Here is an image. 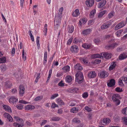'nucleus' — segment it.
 Segmentation results:
<instances>
[{
	"mask_svg": "<svg viewBox=\"0 0 127 127\" xmlns=\"http://www.w3.org/2000/svg\"><path fill=\"white\" fill-rule=\"evenodd\" d=\"M62 17V15L61 13H57L55 16L54 23L55 28L56 30L58 29L60 24Z\"/></svg>",
	"mask_w": 127,
	"mask_h": 127,
	"instance_id": "1",
	"label": "nucleus"
},
{
	"mask_svg": "<svg viewBox=\"0 0 127 127\" xmlns=\"http://www.w3.org/2000/svg\"><path fill=\"white\" fill-rule=\"evenodd\" d=\"M14 118L18 123H14L13 124V125L15 127H22L24 126V122L23 120L20 118L18 117L14 116Z\"/></svg>",
	"mask_w": 127,
	"mask_h": 127,
	"instance_id": "2",
	"label": "nucleus"
},
{
	"mask_svg": "<svg viewBox=\"0 0 127 127\" xmlns=\"http://www.w3.org/2000/svg\"><path fill=\"white\" fill-rule=\"evenodd\" d=\"M76 78L75 81L80 84L82 83L84 80L83 74L81 72H78L76 74Z\"/></svg>",
	"mask_w": 127,
	"mask_h": 127,
	"instance_id": "3",
	"label": "nucleus"
},
{
	"mask_svg": "<svg viewBox=\"0 0 127 127\" xmlns=\"http://www.w3.org/2000/svg\"><path fill=\"white\" fill-rule=\"evenodd\" d=\"M120 97V95L117 94L113 95L112 96V99L117 105L120 104V101L119 99Z\"/></svg>",
	"mask_w": 127,
	"mask_h": 127,
	"instance_id": "4",
	"label": "nucleus"
},
{
	"mask_svg": "<svg viewBox=\"0 0 127 127\" xmlns=\"http://www.w3.org/2000/svg\"><path fill=\"white\" fill-rule=\"evenodd\" d=\"M126 24V21H122L115 26V29L116 30H117L124 27Z\"/></svg>",
	"mask_w": 127,
	"mask_h": 127,
	"instance_id": "5",
	"label": "nucleus"
},
{
	"mask_svg": "<svg viewBox=\"0 0 127 127\" xmlns=\"http://www.w3.org/2000/svg\"><path fill=\"white\" fill-rule=\"evenodd\" d=\"M99 76L101 78H105L108 76V73L105 70L101 71L99 74Z\"/></svg>",
	"mask_w": 127,
	"mask_h": 127,
	"instance_id": "6",
	"label": "nucleus"
},
{
	"mask_svg": "<svg viewBox=\"0 0 127 127\" xmlns=\"http://www.w3.org/2000/svg\"><path fill=\"white\" fill-rule=\"evenodd\" d=\"M25 89L24 86L22 85H20L19 87V95L21 96L23 95L25 93Z\"/></svg>",
	"mask_w": 127,
	"mask_h": 127,
	"instance_id": "7",
	"label": "nucleus"
},
{
	"mask_svg": "<svg viewBox=\"0 0 127 127\" xmlns=\"http://www.w3.org/2000/svg\"><path fill=\"white\" fill-rule=\"evenodd\" d=\"M86 4L87 6L91 7L94 4V0H87L86 1Z\"/></svg>",
	"mask_w": 127,
	"mask_h": 127,
	"instance_id": "8",
	"label": "nucleus"
},
{
	"mask_svg": "<svg viewBox=\"0 0 127 127\" xmlns=\"http://www.w3.org/2000/svg\"><path fill=\"white\" fill-rule=\"evenodd\" d=\"M96 75V74L95 71H93L90 72L88 74V76L89 78H95Z\"/></svg>",
	"mask_w": 127,
	"mask_h": 127,
	"instance_id": "9",
	"label": "nucleus"
},
{
	"mask_svg": "<svg viewBox=\"0 0 127 127\" xmlns=\"http://www.w3.org/2000/svg\"><path fill=\"white\" fill-rule=\"evenodd\" d=\"M70 50L72 52H77L79 50V49L77 46L74 45L71 47Z\"/></svg>",
	"mask_w": 127,
	"mask_h": 127,
	"instance_id": "10",
	"label": "nucleus"
},
{
	"mask_svg": "<svg viewBox=\"0 0 127 127\" xmlns=\"http://www.w3.org/2000/svg\"><path fill=\"white\" fill-rule=\"evenodd\" d=\"M118 45V44L116 43H113L109 44L106 46V48L108 49H113L115 47H116Z\"/></svg>",
	"mask_w": 127,
	"mask_h": 127,
	"instance_id": "11",
	"label": "nucleus"
},
{
	"mask_svg": "<svg viewBox=\"0 0 127 127\" xmlns=\"http://www.w3.org/2000/svg\"><path fill=\"white\" fill-rule=\"evenodd\" d=\"M106 0H103L101 2H99L98 5V8H101L104 6L106 4Z\"/></svg>",
	"mask_w": 127,
	"mask_h": 127,
	"instance_id": "12",
	"label": "nucleus"
},
{
	"mask_svg": "<svg viewBox=\"0 0 127 127\" xmlns=\"http://www.w3.org/2000/svg\"><path fill=\"white\" fill-rule=\"evenodd\" d=\"M103 57L107 59L110 58L112 56V54L110 53H108L107 52L102 53Z\"/></svg>",
	"mask_w": 127,
	"mask_h": 127,
	"instance_id": "13",
	"label": "nucleus"
},
{
	"mask_svg": "<svg viewBox=\"0 0 127 127\" xmlns=\"http://www.w3.org/2000/svg\"><path fill=\"white\" fill-rule=\"evenodd\" d=\"M92 31V30L90 29H88L84 30L82 32V33L84 35H87L90 34Z\"/></svg>",
	"mask_w": 127,
	"mask_h": 127,
	"instance_id": "14",
	"label": "nucleus"
},
{
	"mask_svg": "<svg viewBox=\"0 0 127 127\" xmlns=\"http://www.w3.org/2000/svg\"><path fill=\"white\" fill-rule=\"evenodd\" d=\"M116 64L117 62H113L112 63L109 68V70L111 71L114 69L116 66Z\"/></svg>",
	"mask_w": 127,
	"mask_h": 127,
	"instance_id": "15",
	"label": "nucleus"
},
{
	"mask_svg": "<svg viewBox=\"0 0 127 127\" xmlns=\"http://www.w3.org/2000/svg\"><path fill=\"white\" fill-rule=\"evenodd\" d=\"M18 101V99L14 96L11 97L9 100L10 103H13L17 102Z\"/></svg>",
	"mask_w": 127,
	"mask_h": 127,
	"instance_id": "16",
	"label": "nucleus"
},
{
	"mask_svg": "<svg viewBox=\"0 0 127 127\" xmlns=\"http://www.w3.org/2000/svg\"><path fill=\"white\" fill-rule=\"evenodd\" d=\"M80 14L78 9H76L73 12L72 15L74 17H77Z\"/></svg>",
	"mask_w": 127,
	"mask_h": 127,
	"instance_id": "17",
	"label": "nucleus"
},
{
	"mask_svg": "<svg viewBox=\"0 0 127 127\" xmlns=\"http://www.w3.org/2000/svg\"><path fill=\"white\" fill-rule=\"evenodd\" d=\"M127 57V55L126 53H123L121 54L119 57V60H124Z\"/></svg>",
	"mask_w": 127,
	"mask_h": 127,
	"instance_id": "18",
	"label": "nucleus"
},
{
	"mask_svg": "<svg viewBox=\"0 0 127 127\" xmlns=\"http://www.w3.org/2000/svg\"><path fill=\"white\" fill-rule=\"evenodd\" d=\"M35 107L34 106L31 105H29L26 106L25 107V110H29L34 109Z\"/></svg>",
	"mask_w": 127,
	"mask_h": 127,
	"instance_id": "19",
	"label": "nucleus"
},
{
	"mask_svg": "<svg viewBox=\"0 0 127 127\" xmlns=\"http://www.w3.org/2000/svg\"><path fill=\"white\" fill-rule=\"evenodd\" d=\"M115 81L114 79H111L109 83H107V85L108 87H112L115 85Z\"/></svg>",
	"mask_w": 127,
	"mask_h": 127,
	"instance_id": "20",
	"label": "nucleus"
},
{
	"mask_svg": "<svg viewBox=\"0 0 127 127\" xmlns=\"http://www.w3.org/2000/svg\"><path fill=\"white\" fill-rule=\"evenodd\" d=\"M2 107L5 110H6L9 113L12 112L11 109L9 107L5 105H2Z\"/></svg>",
	"mask_w": 127,
	"mask_h": 127,
	"instance_id": "21",
	"label": "nucleus"
},
{
	"mask_svg": "<svg viewBox=\"0 0 127 127\" xmlns=\"http://www.w3.org/2000/svg\"><path fill=\"white\" fill-rule=\"evenodd\" d=\"M110 119L107 118H104L102 121L103 123L104 124V125H107L109 124L110 122Z\"/></svg>",
	"mask_w": 127,
	"mask_h": 127,
	"instance_id": "22",
	"label": "nucleus"
},
{
	"mask_svg": "<svg viewBox=\"0 0 127 127\" xmlns=\"http://www.w3.org/2000/svg\"><path fill=\"white\" fill-rule=\"evenodd\" d=\"M74 68L76 70H81L82 69L81 64H76L74 66Z\"/></svg>",
	"mask_w": 127,
	"mask_h": 127,
	"instance_id": "23",
	"label": "nucleus"
},
{
	"mask_svg": "<svg viewBox=\"0 0 127 127\" xmlns=\"http://www.w3.org/2000/svg\"><path fill=\"white\" fill-rule=\"evenodd\" d=\"M106 10H103L99 12L98 16V18H101L106 13Z\"/></svg>",
	"mask_w": 127,
	"mask_h": 127,
	"instance_id": "24",
	"label": "nucleus"
},
{
	"mask_svg": "<svg viewBox=\"0 0 127 127\" xmlns=\"http://www.w3.org/2000/svg\"><path fill=\"white\" fill-rule=\"evenodd\" d=\"M60 119V117L55 116L51 118V121H58Z\"/></svg>",
	"mask_w": 127,
	"mask_h": 127,
	"instance_id": "25",
	"label": "nucleus"
},
{
	"mask_svg": "<svg viewBox=\"0 0 127 127\" xmlns=\"http://www.w3.org/2000/svg\"><path fill=\"white\" fill-rule=\"evenodd\" d=\"M72 80L71 77L70 75H68L65 78L66 81L68 83L71 82Z\"/></svg>",
	"mask_w": 127,
	"mask_h": 127,
	"instance_id": "26",
	"label": "nucleus"
},
{
	"mask_svg": "<svg viewBox=\"0 0 127 127\" xmlns=\"http://www.w3.org/2000/svg\"><path fill=\"white\" fill-rule=\"evenodd\" d=\"M56 101L57 103L59 105H62L64 104V102L60 98H57L56 99Z\"/></svg>",
	"mask_w": 127,
	"mask_h": 127,
	"instance_id": "27",
	"label": "nucleus"
},
{
	"mask_svg": "<svg viewBox=\"0 0 127 127\" xmlns=\"http://www.w3.org/2000/svg\"><path fill=\"white\" fill-rule=\"evenodd\" d=\"M70 68V67L69 66L67 65L64 66L62 68V69L64 71L66 72L69 71Z\"/></svg>",
	"mask_w": 127,
	"mask_h": 127,
	"instance_id": "28",
	"label": "nucleus"
},
{
	"mask_svg": "<svg viewBox=\"0 0 127 127\" xmlns=\"http://www.w3.org/2000/svg\"><path fill=\"white\" fill-rule=\"evenodd\" d=\"M73 122L76 123H80V121L77 117L74 118L72 120Z\"/></svg>",
	"mask_w": 127,
	"mask_h": 127,
	"instance_id": "29",
	"label": "nucleus"
},
{
	"mask_svg": "<svg viewBox=\"0 0 127 127\" xmlns=\"http://www.w3.org/2000/svg\"><path fill=\"white\" fill-rule=\"evenodd\" d=\"M123 31V30L122 29L119 30L115 33V34L117 36L119 37L121 36V33Z\"/></svg>",
	"mask_w": 127,
	"mask_h": 127,
	"instance_id": "30",
	"label": "nucleus"
},
{
	"mask_svg": "<svg viewBox=\"0 0 127 127\" xmlns=\"http://www.w3.org/2000/svg\"><path fill=\"white\" fill-rule=\"evenodd\" d=\"M115 13L114 11H112L109 13L108 15V17L110 19L112 18L115 15Z\"/></svg>",
	"mask_w": 127,
	"mask_h": 127,
	"instance_id": "31",
	"label": "nucleus"
},
{
	"mask_svg": "<svg viewBox=\"0 0 127 127\" xmlns=\"http://www.w3.org/2000/svg\"><path fill=\"white\" fill-rule=\"evenodd\" d=\"M68 32L69 33H72L74 31V27L73 26H71L68 28Z\"/></svg>",
	"mask_w": 127,
	"mask_h": 127,
	"instance_id": "32",
	"label": "nucleus"
},
{
	"mask_svg": "<svg viewBox=\"0 0 127 127\" xmlns=\"http://www.w3.org/2000/svg\"><path fill=\"white\" fill-rule=\"evenodd\" d=\"M96 12V10L95 9H94L92 10L90 12V17L92 18L94 17V14Z\"/></svg>",
	"mask_w": 127,
	"mask_h": 127,
	"instance_id": "33",
	"label": "nucleus"
},
{
	"mask_svg": "<svg viewBox=\"0 0 127 127\" xmlns=\"http://www.w3.org/2000/svg\"><path fill=\"white\" fill-rule=\"evenodd\" d=\"M1 70L2 72H4L7 69V66L6 65H2L0 67Z\"/></svg>",
	"mask_w": 127,
	"mask_h": 127,
	"instance_id": "34",
	"label": "nucleus"
},
{
	"mask_svg": "<svg viewBox=\"0 0 127 127\" xmlns=\"http://www.w3.org/2000/svg\"><path fill=\"white\" fill-rule=\"evenodd\" d=\"M70 111L73 113H75L78 111V109L76 107H74L71 109Z\"/></svg>",
	"mask_w": 127,
	"mask_h": 127,
	"instance_id": "35",
	"label": "nucleus"
},
{
	"mask_svg": "<svg viewBox=\"0 0 127 127\" xmlns=\"http://www.w3.org/2000/svg\"><path fill=\"white\" fill-rule=\"evenodd\" d=\"M39 38L40 37L39 36H37L36 38V44L37 47V48L38 49H39L40 48L39 40Z\"/></svg>",
	"mask_w": 127,
	"mask_h": 127,
	"instance_id": "36",
	"label": "nucleus"
},
{
	"mask_svg": "<svg viewBox=\"0 0 127 127\" xmlns=\"http://www.w3.org/2000/svg\"><path fill=\"white\" fill-rule=\"evenodd\" d=\"M109 24H104L101 26V28L102 29H105L109 27Z\"/></svg>",
	"mask_w": 127,
	"mask_h": 127,
	"instance_id": "37",
	"label": "nucleus"
},
{
	"mask_svg": "<svg viewBox=\"0 0 127 127\" xmlns=\"http://www.w3.org/2000/svg\"><path fill=\"white\" fill-rule=\"evenodd\" d=\"M6 58L5 57H3L0 58V63H4L6 62Z\"/></svg>",
	"mask_w": 127,
	"mask_h": 127,
	"instance_id": "38",
	"label": "nucleus"
},
{
	"mask_svg": "<svg viewBox=\"0 0 127 127\" xmlns=\"http://www.w3.org/2000/svg\"><path fill=\"white\" fill-rule=\"evenodd\" d=\"M83 47L86 49H88L90 47V45L87 43H84L82 45Z\"/></svg>",
	"mask_w": 127,
	"mask_h": 127,
	"instance_id": "39",
	"label": "nucleus"
},
{
	"mask_svg": "<svg viewBox=\"0 0 127 127\" xmlns=\"http://www.w3.org/2000/svg\"><path fill=\"white\" fill-rule=\"evenodd\" d=\"M77 103V102L75 101H73L70 102L69 103V105L71 106H75Z\"/></svg>",
	"mask_w": 127,
	"mask_h": 127,
	"instance_id": "40",
	"label": "nucleus"
},
{
	"mask_svg": "<svg viewBox=\"0 0 127 127\" xmlns=\"http://www.w3.org/2000/svg\"><path fill=\"white\" fill-rule=\"evenodd\" d=\"M122 113L126 115L127 116V107L125 108L122 111Z\"/></svg>",
	"mask_w": 127,
	"mask_h": 127,
	"instance_id": "41",
	"label": "nucleus"
},
{
	"mask_svg": "<svg viewBox=\"0 0 127 127\" xmlns=\"http://www.w3.org/2000/svg\"><path fill=\"white\" fill-rule=\"evenodd\" d=\"M101 57V55L99 54H96L93 55L92 56V57L94 58H100Z\"/></svg>",
	"mask_w": 127,
	"mask_h": 127,
	"instance_id": "42",
	"label": "nucleus"
},
{
	"mask_svg": "<svg viewBox=\"0 0 127 127\" xmlns=\"http://www.w3.org/2000/svg\"><path fill=\"white\" fill-rule=\"evenodd\" d=\"M122 81L123 80H121L120 78L119 79L118 81V84L119 85L122 87L124 86V84L122 82Z\"/></svg>",
	"mask_w": 127,
	"mask_h": 127,
	"instance_id": "43",
	"label": "nucleus"
},
{
	"mask_svg": "<svg viewBox=\"0 0 127 127\" xmlns=\"http://www.w3.org/2000/svg\"><path fill=\"white\" fill-rule=\"evenodd\" d=\"M47 24H45L44 25V30L43 31V32L45 33V34H44V35H46V33L47 31Z\"/></svg>",
	"mask_w": 127,
	"mask_h": 127,
	"instance_id": "44",
	"label": "nucleus"
},
{
	"mask_svg": "<svg viewBox=\"0 0 127 127\" xmlns=\"http://www.w3.org/2000/svg\"><path fill=\"white\" fill-rule=\"evenodd\" d=\"M58 95H59L57 93L54 94L51 96L50 97V99H54L56 97H58Z\"/></svg>",
	"mask_w": 127,
	"mask_h": 127,
	"instance_id": "45",
	"label": "nucleus"
},
{
	"mask_svg": "<svg viewBox=\"0 0 127 127\" xmlns=\"http://www.w3.org/2000/svg\"><path fill=\"white\" fill-rule=\"evenodd\" d=\"M120 78L125 82V84L127 83V78L126 77H123Z\"/></svg>",
	"mask_w": 127,
	"mask_h": 127,
	"instance_id": "46",
	"label": "nucleus"
},
{
	"mask_svg": "<svg viewBox=\"0 0 127 127\" xmlns=\"http://www.w3.org/2000/svg\"><path fill=\"white\" fill-rule=\"evenodd\" d=\"M26 55H25V56L24 55V50H23L22 53V57L24 61H25L26 60Z\"/></svg>",
	"mask_w": 127,
	"mask_h": 127,
	"instance_id": "47",
	"label": "nucleus"
},
{
	"mask_svg": "<svg viewBox=\"0 0 127 127\" xmlns=\"http://www.w3.org/2000/svg\"><path fill=\"white\" fill-rule=\"evenodd\" d=\"M88 96V93L87 92L84 93L82 95V97L84 98H87Z\"/></svg>",
	"mask_w": 127,
	"mask_h": 127,
	"instance_id": "48",
	"label": "nucleus"
},
{
	"mask_svg": "<svg viewBox=\"0 0 127 127\" xmlns=\"http://www.w3.org/2000/svg\"><path fill=\"white\" fill-rule=\"evenodd\" d=\"M85 109L88 112H90L92 110V109L89 107L88 106H86L85 108Z\"/></svg>",
	"mask_w": 127,
	"mask_h": 127,
	"instance_id": "49",
	"label": "nucleus"
},
{
	"mask_svg": "<svg viewBox=\"0 0 127 127\" xmlns=\"http://www.w3.org/2000/svg\"><path fill=\"white\" fill-rule=\"evenodd\" d=\"M115 90L117 92H122V89H121L119 87H117L115 88Z\"/></svg>",
	"mask_w": 127,
	"mask_h": 127,
	"instance_id": "50",
	"label": "nucleus"
},
{
	"mask_svg": "<svg viewBox=\"0 0 127 127\" xmlns=\"http://www.w3.org/2000/svg\"><path fill=\"white\" fill-rule=\"evenodd\" d=\"M42 97L40 96H38L36 97L34 99V101H38L42 99Z\"/></svg>",
	"mask_w": 127,
	"mask_h": 127,
	"instance_id": "51",
	"label": "nucleus"
},
{
	"mask_svg": "<svg viewBox=\"0 0 127 127\" xmlns=\"http://www.w3.org/2000/svg\"><path fill=\"white\" fill-rule=\"evenodd\" d=\"M17 108L19 109H22L23 108V105L22 104L17 105L16 106Z\"/></svg>",
	"mask_w": 127,
	"mask_h": 127,
	"instance_id": "52",
	"label": "nucleus"
},
{
	"mask_svg": "<svg viewBox=\"0 0 127 127\" xmlns=\"http://www.w3.org/2000/svg\"><path fill=\"white\" fill-rule=\"evenodd\" d=\"M122 120L124 121V123L126 125H127V117H124L122 118Z\"/></svg>",
	"mask_w": 127,
	"mask_h": 127,
	"instance_id": "53",
	"label": "nucleus"
},
{
	"mask_svg": "<svg viewBox=\"0 0 127 127\" xmlns=\"http://www.w3.org/2000/svg\"><path fill=\"white\" fill-rule=\"evenodd\" d=\"M9 122H12L13 121V119L12 118V117L10 115L8 117V118H7Z\"/></svg>",
	"mask_w": 127,
	"mask_h": 127,
	"instance_id": "54",
	"label": "nucleus"
},
{
	"mask_svg": "<svg viewBox=\"0 0 127 127\" xmlns=\"http://www.w3.org/2000/svg\"><path fill=\"white\" fill-rule=\"evenodd\" d=\"M41 121V126L44 125L47 122V120H42Z\"/></svg>",
	"mask_w": 127,
	"mask_h": 127,
	"instance_id": "55",
	"label": "nucleus"
},
{
	"mask_svg": "<svg viewBox=\"0 0 127 127\" xmlns=\"http://www.w3.org/2000/svg\"><path fill=\"white\" fill-rule=\"evenodd\" d=\"M95 42L96 44H97L100 42V41L99 38L95 39L94 41Z\"/></svg>",
	"mask_w": 127,
	"mask_h": 127,
	"instance_id": "56",
	"label": "nucleus"
},
{
	"mask_svg": "<svg viewBox=\"0 0 127 127\" xmlns=\"http://www.w3.org/2000/svg\"><path fill=\"white\" fill-rule=\"evenodd\" d=\"M58 85L60 87H63L64 86V84L63 83V81H62L58 84Z\"/></svg>",
	"mask_w": 127,
	"mask_h": 127,
	"instance_id": "57",
	"label": "nucleus"
},
{
	"mask_svg": "<svg viewBox=\"0 0 127 127\" xmlns=\"http://www.w3.org/2000/svg\"><path fill=\"white\" fill-rule=\"evenodd\" d=\"M58 106L55 103H52L51 106V107L53 108H55V107H58Z\"/></svg>",
	"mask_w": 127,
	"mask_h": 127,
	"instance_id": "58",
	"label": "nucleus"
},
{
	"mask_svg": "<svg viewBox=\"0 0 127 127\" xmlns=\"http://www.w3.org/2000/svg\"><path fill=\"white\" fill-rule=\"evenodd\" d=\"M47 52L46 51L45 52L44 54V60H45V61H47Z\"/></svg>",
	"mask_w": 127,
	"mask_h": 127,
	"instance_id": "59",
	"label": "nucleus"
},
{
	"mask_svg": "<svg viewBox=\"0 0 127 127\" xmlns=\"http://www.w3.org/2000/svg\"><path fill=\"white\" fill-rule=\"evenodd\" d=\"M19 102L21 103H23L24 104H26L28 103L27 102L23 100H21L19 101Z\"/></svg>",
	"mask_w": 127,
	"mask_h": 127,
	"instance_id": "60",
	"label": "nucleus"
},
{
	"mask_svg": "<svg viewBox=\"0 0 127 127\" xmlns=\"http://www.w3.org/2000/svg\"><path fill=\"white\" fill-rule=\"evenodd\" d=\"M81 41L80 40H77L75 38V39H74L73 42L74 43L76 44L78 43V42H80Z\"/></svg>",
	"mask_w": 127,
	"mask_h": 127,
	"instance_id": "61",
	"label": "nucleus"
},
{
	"mask_svg": "<svg viewBox=\"0 0 127 127\" xmlns=\"http://www.w3.org/2000/svg\"><path fill=\"white\" fill-rule=\"evenodd\" d=\"M9 115L8 113H5L3 114L5 118H7L8 117L10 116Z\"/></svg>",
	"mask_w": 127,
	"mask_h": 127,
	"instance_id": "62",
	"label": "nucleus"
},
{
	"mask_svg": "<svg viewBox=\"0 0 127 127\" xmlns=\"http://www.w3.org/2000/svg\"><path fill=\"white\" fill-rule=\"evenodd\" d=\"M82 60L83 62L85 64H87L88 63V61L86 60L85 58H83L82 59Z\"/></svg>",
	"mask_w": 127,
	"mask_h": 127,
	"instance_id": "63",
	"label": "nucleus"
},
{
	"mask_svg": "<svg viewBox=\"0 0 127 127\" xmlns=\"http://www.w3.org/2000/svg\"><path fill=\"white\" fill-rule=\"evenodd\" d=\"M81 20L82 21V22L83 23L85 24L87 20L85 18H83L82 19H81Z\"/></svg>",
	"mask_w": 127,
	"mask_h": 127,
	"instance_id": "64",
	"label": "nucleus"
}]
</instances>
